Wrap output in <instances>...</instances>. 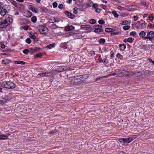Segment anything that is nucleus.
Masks as SVG:
<instances>
[{
	"label": "nucleus",
	"mask_w": 154,
	"mask_h": 154,
	"mask_svg": "<svg viewBox=\"0 0 154 154\" xmlns=\"http://www.w3.org/2000/svg\"><path fill=\"white\" fill-rule=\"evenodd\" d=\"M96 28H98L99 29H102V26L100 25H98L95 26Z\"/></svg>",
	"instance_id": "obj_52"
},
{
	"label": "nucleus",
	"mask_w": 154,
	"mask_h": 154,
	"mask_svg": "<svg viewBox=\"0 0 154 154\" xmlns=\"http://www.w3.org/2000/svg\"><path fill=\"white\" fill-rule=\"evenodd\" d=\"M0 85L2 87L8 89H13L16 86L14 83L10 81H5L1 83Z\"/></svg>",
	"instance_id": "obj_5"
},
{
	"label": "nucleus",
	"mask_w": 154,
	"mask_h": 154,
	"mask_svg": "<svg viewBox=\"0 0 154 154\" xmlns=\"http://www.w3.org/2000/svg\"><path fill=\"white\" fill-rule=\"evenodd\" d=\"M55 46V43H53L52 44H51L47 45L46 48L49 49H51V48L54 47Z\"/></svg>",
	"instance_id": "obj_25"
},
{
	"label": "nucleus",
	"mask_w": 154,
	"mask_h": 154,
	"mask_svg": "<svg viewBox=\"0 0 154 154\" xmlns=\"http://www.w3.org/2000/svg\"><path fill=\"white\" fill-rule=\"evenodd\" d=\"M61 68L64 70H66L69 69L70 68L68 66H62Z\"/></svg>",
	"instance_id": "obj_37"
},
{
	"label": "nucleus",
	"mask_w": 154,
	"mask_h": 154,
	"mask_svg": "<svg viewBox=\"0 0 154 154\" xmlns=\"http://www.w3.org/2000/svg\"><path fill=\"white\" fill-rule=\"evenodd\" d=\"M88 26L87 25H82L81 26V28L82 29L89 28L88 27Z\"/></svg>",
	"instance_id": "obj_46"
},
{
	"label": "nucleus",
	"mask_w": 154,
	"mask_h": 154,
	"mask_svg": "<svg viewBox=\"0 0 154 154\" xmlns=\"http://www.w3.org/2000/svg\"><path fill=\"white\" fill-rule=\"evenodd\" d=\"M106 78H107V77H106V76H104L100 77H98L96 79L95 81L96 82L98 81L100 79H105Z\"/></svg>",
	"instance_id": "obj_29"
},
{
	"label": "nucleus",
	"mask_w": 154,
	"mask_h": 154,
	"mask_svg": "<svg viewBox=\"0 0 154 154\" xmlns=\"http://www.w3.org/2000/svg\"><path fill=\"white\" fill-rule=\"evenodd\" d=\"M118 9L120 10H125V8L122 7L121 6H119L118 7Z\"/></svg>",
	"instance_id": "obj_56"
},
{
	"label": "nucleus",
	"mask_w": 154,
	"mask_h": 154,
	"mask_svg": "<svg viewBox=\"0 0 154 154\" xmlns=\"http://www.w3.org/2000/svg\"><path fill=\"white\" fill-rule=\"evenodd\" d=\"M133 7H134L133 5H127L125 8V9L127 10L128 11H132L134 9V8H133Z\"/></svg>",
	"instance_id": "obj_16"
},
{
	"label": "nucleus",
	"mask_w": 154,
	"mask_h": 154,
	"mask_svg": "<svg viewBox=\"0 0 154 154\" xmlns=\"http://www.w3.org/2000/svg\"><path fill=\"white\" fill-rule=\"evenodd\" d=\"M103 31V30L102 29H99L95 28L94 30V32L100 34Z\"/></svg>",
	"instance_id": "obj_20"
},
{
	"label": "nucleus",
	"mask_w": 154,
	"mask_h": 154,
	"mask_svg": "<svg viewBox=\"0 0 154 154\" xmlns=\"http://www.w3.org/2000/svg\"><path fill=\"white\" fill-rule=\"evenodd\" d=\"M13 21L12 17L10 15H6L5 18H0V30H2L3 29L10 25Z\"/></svg>",
	"instance_id": "obj_2"
},
{
	"label": "nucleus",
	"mask_w": 154,
	"mask_h": 154,
	"mask_svg": "<svg viewBox=\"0 0 154 154\" xmlns=\"http://www.w3.org/2000/svg\"><path fill=\"white\" fill-rule=\"evenodd\" d=\"M57 4L56 2H54L53 3V7L54 8H55L57 7Z\"/></svg>",
	"instance_id": "obj_53"
},
{
	"label": "nucleus",
	"mask_w": 154,
	"mask_h": 154,
	"mask_svg": "<svg viewBox=\"0 0 154 154\" xmlns=\"http://www.w3.org/2000/svg\"><path fill=\"white\" fill-rule=\"evenodd\" d=\"M116 74V73L114 72L110 74H109V75H107L106 76V77H107V78L111 76L115 75Z\"/></svg>",
	"instance_id": "obj_47"
},
{
	"label": "nucleus",
	"mask_w": 154,
	"mask_h": 154,
	"mask_svg": "<svg viewBox=\"0 0 154 154\" xmlns=\"http://www.w3.org/2000/svg\"><path fill=\"white\" fill-rule=\"evenodd\" d=\"M98 23L100 24H103L105 23V21L102 20H100L98 21Z\"/></svg>",
	"instance_id": "obj_42"
},
{
	"label": "nucleus",
	"mask_w": 154,
	"mask_h": 154,
	"mask_svg": "<svg viewBox=\"0 0 154 154\" xmlns=\"http://www.w3.org/2000/svg\"><path fill=\"white\" fill-rule=\"evenodd\" d=\"M10 9L9 5L0 2V16L4 17Z\"/></svg>",
	"instance_id": "obj_4"
},
{
	"label": "nucleus",
	"mask_w": 154,
	"mask_h": 154,
	"mask_svg": "<svg viewBox=\"0 0 154 154\" xmlns=\"http://www.w3.org/2000/svg\"><path fill=\"white\" fill-rule=\"evenodd\" d=\"M42 56V54L41 53H39L36 54L35 56V57L38 58Z\"/></svg>",
	"instance_id": "obj_49"
},
{
	"label": "nucleus",
	"mask_w": 154,
	"mask_h": 154,
	"mask_svg": "<svg viewBox=\"0 0 154 154\" xmlns=\"http://www.w3.org/2000/svg\"><path fill=\"white\" fill-rule=\"evenodd\" d=\"M77 9H78V8L76 7L75 8L73 9V13L74 14H77V13H78V11H77Z\"/></svg>",
	"instance_id": "obj_50"
},
{
	"label": "nucleus",
	"mask_w": 154,
	"mask_h": 154,
	"mask_svg": "<svg viewBox=\"0 0 154 154\" xmlns=\"http://www.w3.org/2000/svg\"><path fill=\"white\" fill-rule=\"evenodd\" d=\"M98 7L99 6L98 4L97 3H94L93 4L92 8L95 9V10L98 8Z\"/></svg>",
	"instance_id": "obj_36"
},
{
	"label": "nucleus",
	"mask_w": 154,
	"mask_h": 154,
	"mask_svg": "<svg viewBox=\"0 0 154 154\" xmlns=\"http://www.w3.org/2000/svg\"><path fill=\"white\" fill-rule=\"evenodd\" d=\"M120 142H123L124 143H126L125 138H121L118 140Z\"/></svg>",
	"instance_id": "obj_26"
},
{
	"label": "nucleus",
	"mask_w": 154,
	"mask_h": 154,
	"mask_svg": "<svg viewBox=\"0 0 154 154\" xmlns=\"http://www.w3.org/2000/svg\"><path fill=\"white\" fill-rule=\"evenodd\" d=\"M116 57L119 59L122 60L123 59V56L119 53H118L116 55Z\"/></svg>",
	"instance_id": "obj_27"
},
{
	"label": "nucleus",
	"mask_w": 154,
	"mask_h": 154,
	"mask_svg": "<svg viewBox=\"0 0 154 154\" xmlns=\"http://www.w3.org/2000/svg\"><path fill=\"white\" fill-rule=\"evenodd\" d=\"M128 21L126 20H124L122 21V24L123 25H127L128 24Z\"/></svg>",
	"instance_id": "obj_51"
},
{
	"label": "nucleus",
	"mask_w": 154,
	"mask_h": 154,
	"mask_svg": "<svg viewBox=\"0 0 154 154\" xmlns=\"http://www.w3.org/2000/svg\"><path fill=\"white\" fill-rule=\"evenodd\" d=\"M58 8L60 9H62L63 8V5L61 4H59L58 6Z\"/></svg>",
	"instance_id": "obj_57"
},
{
	"label": "nucleus",
	"mask_w": 154,
	"mask_h": 154,
	"mask_svg": "<svg viewBox=\"0 0 154 154\" xmlns=\"http://www.w3.org/2000/svg\"><path fill=\"white\" fill-rule=\"evenodd\" d=\"M48 27L51 29H56L60 28L61 27L57 26L55 24H51L49 25Z\"/></svg>",
	"instance_id": "obj_14"
},
{
	"label": "nucleus",
	"mask_w": 154,
	"mask_h": 154,
	"mask_svg": "<svg viewBox=\"0 0 154 154\" xmlns=\"http://www.w3.org/2000/svg\"><path fill=\"white\" fill-rule=\"evenodd\" d=\"M128 40V42L130 43H131L132 42L133 40H134V38H132L129 37L127 38Z\"/></svg>",
	"instance_id": "obj_40"
},
{
	"label": "nucleus",
	"mask_w": 154,
	"mask_h": 154,
	"mask_svg": "<svg viewBox=\"0 0 154 154\" xmlns=\"http://www.w3.org/2000/svg\"><path fill=\"white\" fill-rule=\"evenodd\" d=\"M30 37L33 40H35L36 38V37L35 35L33 34H31Z\"/></svg>",
	"instance_id": "obj_55"
},
{
	"label": "nucleus",
	"mask_w": 154,
	"mask_h": 154,
	"mask_svg": "<svg viewBox=\"0 0 154 154\" xmlns=\"http://www.w3.org/2000/svg\"><path fill=\"white\" fill-rule=\"evenodd\" d=\"M47 73H39L37 75V76L38 77H45L47 76Z\"/></svg>",
	"instance_id": "obj_22"
},
{
	"label": "nucleus",
	"mask_w": 154,
	"mask_h": 154,
	"mask_svg": "<svg viewBox=\"0 0 154 154\" xmlns=\"http://www.w3.org/2000/svg\"><path fill=\"white\" fill-rule=\"evenodd\" d=\"M134 75L135 76H140L141 75V74L139 72H137L133 73L132 76Z\"/></svg>",
	"instance_id": "obj_32"
},
{
	"label": "nucleus",
	"mask_w": 154,
	"mask_h": 154,
	"mask_svg": "<svg viewBox=\"0 0 154 154\" xmlns=\"http://www.w3.org/2000/svg\"><path fill=\"white\" fill-rule=\"evenodd\" d=\"M8 60L6 59L5 60H2V64H4L5 65H7L9 63Z\"/></svg>",
	"instance_id": "obj_33"
},
{
	"label": "nucleus",
	"mask_w": 154,
	"mask_h": 154,
	"mask_svg": "<svg viewBox=\"0 0 154 154\" xmlns=\"http://www.w3.org/2000/svg\"><path fill=\"white\" fill-rule=\"evenodd\" d=\"M119 32H111V35H117L119 34Z\"/></svg>",
	"instance_id": "obj_43"
},
{
	"label": "nucleus",
	"mask_w": 154,
	"mask_h": 154,
	"mask_svg": "<svg viewBox=\"0 0 154 154\" xmlns=\"http://www.w3.org/2000/svg\"><path fill=\"white\" fill-rule=\"evenodd\" d=\"M100 7L104 10L106 9V6L103 5H100Z\"/></svg>",
	"instance_id": "obj_54"
},
{
	"label": "nucleus",
	"mask_w": 154,
	"mask_h": 154,
	"mask_svg": "<svg viewBox=\"0 0 154 154\" xmlns=\"http://www.w3.org/2000/svg\"><path fill=\"white\" fill-rule=\"evenodd\" d=\"M139 35L143 40L149 39L152 42H154V31H150L146 33L144 31H141L139 33Z\"/></svg>",
	"instance_id": "obj_3"
},
{
	"label": "nucleus",
	"mask_w": 154,
	"mask_h": 154,
	"mask_svg": "<svg viewBox=\"0 0 154 154\" xmlns=\"http://www.w3.org/2000/svg\"><path fill=\"white\" fill-rule=\"evenodd\" d=\"M14 63L15 64H20L21 65H24L26 63L25 62L21 60L16 61Z\"/></svg>",
	"instance_id": "obj_23"
},
{
	"label": "nucleus",
	"mask_w": 154,
	"mask_h": 154,
	"mask_svg": "<svg viewBox=\"0 0 154 154\" xmlns=\"http://www.w3.org/2000/svg\"><path fill=\"white\" fill-rule=\"evenodd\" d=\"M49 22L50 23H54L57 22L56 19L53 17H51L49 19Z\"/></svg>",
	"instance_id": "obj_21"
},
{
	"label": "nucleus",
	"mask_w": 154,
	"mask_h": 154,
	"mask_svg": "<svg viewBox=\"0 0 154 154\" xmlns=\"http://www.w3.org/2000/svg\"><path fill=\"white\" fill-rule=\"evenodd\" d=\"M26 43L28 44H29L31 43V40L29 38H28L26 40Z\"/></svg>",
	"instance_id": "obj_48"
},
{
	"label": "nucleus",
	"mask_w": 154,
	"mask_h": 154,
	"mask_svg": "<svg viewBox=\"0 0 154 154\" xmlns=\"http://www.w3.org/2000/svg\"><path fill=\"white\" fill-rule=\"evenodd\" d=\"M110 57H113L114 56V52L113 51H111L110 53Z\"/></svg>",
	"instance_id": "obj_58"
},
{
	"label": "nucleus",
	"mask_w": 154,
	"mask_h": 154,
	"mask_svg": "<svg viewBox=\"0 0 154 154\" xmlns=\"http://www.w3.org/2000/svg\"><path fill=\"white\" fill-rule=\"evenodd\" d=\"M8 135H5L3 134H1L0 135V140H5L8 139Z\"/></svg>",
	"instance_id": "obj_17"
},
{
	"label": "nucleus",
	"mask_w": 154,
	"mask_h": 154,
	"mask_svg": "<svg viewBox=\"0 0 154 154\" xmlns=\"http://www.w3.org/2000/svg\"><path fill=\"white\" fill-rule=\"evenodd\" d=\"M101 10L98 8L95 10V12L97 13H100Z\"/></svg>",
	"instance_id": "obj_44"
},
{
	"label": "nucleus",
	"mask_w": 154,
	"mask_h": 154,
	"mask_svg": "<svg viewBox=\"0 0 154 154\" xmlns=\"http://www.w3.org/2000/svg\"><path fill=\"white\" fill-rule=\"evenodd\" d=\"M29 9L31 10L32 12L35 13H37L38 11L37 9L33 5H30L29 7Z\"/></svg>",
	"instance_id": "obj_13"
},
{
	"label": "nucleus",
	"mask_w": 154,
	"mask_h": 154,
	"mask_svg": "<svg viewBox=\"0 0 154 154\" xmlns=\"http://www.w3.org/2000/svg\"><path fill=\"white\" fill-rule=\"evenodd\" d=\"M130 26L128 25L124 26L123 27V29L125 30H127L130 29Z\"/></svg>",
	"instance_id": "obj_38"
},
{
	"label": "nucleus",
	"mask_w": 154,
	"mask_h": 154,
	"mask_svg": "<svg viewBox=\"0 0 154 154\" xmlns=\"http://www.w3.org/2000/svg\"><path fill=\"white\" fill-rule=\"evenodd\" d=\"M65 29L66 31L70 30V28H69V26H66V27H65Z\"/></svg>",
	"instance_id": "obj_60"
},
{
	"label": "nucleus",
	"mask_w": 154,
	"mask_h": 154,
	"mask_svg": "<svg viewBox=\"0 0 154 154\" xmlns=\"http://www.w3.org/2000/svg\"><path fill=\"white\" fill-rule=\"evenodd\" d=\"M22 52L23 54H24L26 55H27L28 54V53H29V49H24V50H23V51Z\"/></svg>",
	"instance_id": "obj_35"
},
{
	"label": "nucleus",
	"mask_w": 154,
	"mask_h": 154,
	"mask_svg": "<svg viewBox=\"0 0 154 154\" xmlns=\"http://www.w3.org/2000/svg\"><path fill=\"white\" fill-rule=\"evenodd\" d=\"M105 32H113L114 31V30L112 29L109 28H105Z\"/></svg>",
	"instance_id": "obj_24"
},
{
	"label": "nucleus",
	"mask_w": 154,
	"mask_h": 154,
	"mask_svg": "<svg viewBox=\"0 0 154 154\" xmlns=\"http://www.w3.org/2000/svg\"><path fill=\"white\" fill-rule=\"evenodd\" d=\"M138 17H137V16H134L133 17V19H134L133 20L134 21H136L138 19Z\"/></svg>",
	"instance_id": "obj_59"
},
{
	"label": "nucleus",
	"mask_w": 154,
	"mask_h": 154,
	"mask_svg": "<svg viewBox=\"0 0 154 154\" xmlns=\"http://www.w3.org/2000/svg\"><path fill=\"white\" fill-rule=\"evenodd\" d=\"M14 6L17 8H18L19 10L23 9L24 8V6L20 3H17V2L14 0H8Z\"/></svg>",
	"instance_id": "obj_7"
},
{
	"label": "nucleus",
	"mask_w": 154,
	"mask_h": 154,
	"mask_svg": "<svg viewBox=\"0 0 154 154\" xmlns=\"http://www.w3.org/2000/svg\"><path fill=\"white\" fill-rule=\"evenodd\" d=\"M69 28L70 29V30H72L74 29L75 27L73 26H69Z\"/></svg>",
	"instance_id": "obj_62"
},
{
	"label": "nucleus",
	"mask_w": 154,
	"mask_h": 154,
	"mask_svg": "<svg viewBox=\"0 0 154 154\" xmlns=\"http://www.w3.org/2000/svg\"><path fill=\"white\" fill-rule=\"evenodd\" d=\"M24 16L27 17H30L32 15V13L30 11H26L24 12Z\"/></svg>",
	"instance_id": "obj_18"
},
{
	"label": "nucleus",
	"mask_w": 154,
	"mask_h": 154,
	"mask_svg": "<svg viewBox=\"0 0 154 154\" xmlns=\"http://www.w3.org/2000/svg\"><path fill=\"white\" fill-rule=\"evenodd\" d=\"M96 22V21L94 19H91L90 21V23L91 24H95Z\"/></svg>",
	"instance_id": "obj_39"
},
{
	"label": "nucleus",
	"mask_w": 154,
	"mask_h": 154,
	"mask_svg": "<svg viewBox=\"0 0 154 154\" xmlns=\"http://www.w3.org/2000/svg\"><path fill=\"white\" fill-rule=\"evenodd\" d=\"M134 139V138L132 137H130L128 138H125L126 143H129L131 142Z\"/></svg>",
	"instance_id": "obj_19"
},
{
	"label": "nucleus",
	"mask_w": 154,
	"mask_h": 154,
	"mask_svg": "<svg viewBox=\"0 0 154 154\" xmlns=\"http://www.w3.org/2000/svg\"><path fill=\"white\" fill-rule=\"evenodd\" d=\"M149 20L151 21H152L153 20V18L152 16H150L149 17Z\"/></svg>",
	"instance_id": "obj_63"
},
{
	"label": "nucleus",
	"mask_w": 154,
	"mask_h": 154,
	"mask_svg": "<svg viewBox=\"0 0 154 154\" xmlns=\"http://www.w3.org/2000/svg\"><path fill=\"white\" fill-rule=\"evenodd\" d=\"M130 34L132 36H135L137 34V33L135 31H132L130 33Z\"/></svg>",
	"instance_id": "obj_41"
},
{
	"label": "nucleus",
	"mask_w": 154,
	"mask_h": 154,
	"mask_svg": "<svg viewBox=\"0 0 154 154\" xmlns=\"http://www.w3.org/2000/svg\"><path fill=\"white\" fill-rule=\"evenodd\" d=\"M41 49V48L39 47H35L34 48H29V53H30L32 54L35 52L39 51Z\"/></svg>",
	"instance_id": "obj_10"
},
{
	"label": "nucleus",
	"mask_w": 154,
	"mask_h": 154,
	"mask_svg": "<svg viewBox=\"0 0 154 154\" xmlns=\"http://www.w3.org/2000/svg\"><path fill=\"white\" fill-rule=\"evenodd\" d=\"M86 79L85 75L70 77L65 80L64 85L67 87L77 86L84 83Z\"/></svg>",
	"instance_id": "obj_1"
},
{
	"label": "nucleus",
	"mask_w": 154,
	"mask_h": 154,
	"mask_svg": "<svg viewBox=\"0 0 154 154\" xmlns=\"http://www.w3.org/2000/svg\"><path fill=\"white\" fill-rule=\"evenodd\" d=\"M68 47V45L66 43L64 44L63 47L64 48H67Z\"/></svg>",
	"instance_id": "obj_64"
},
{
	"label": "nucleus",
	"mask_w": 154,
	"mask_h": 154,
	"mask_svg": "<svg viewBox=\"0 0 154 154\" xmlns=\"http://www.w3.org/2000/svg\"><path fill=\"white\" fill-rule=\"evenodd\" d=\"M38 29L41 34L42 35H46L48 33V29L45 26L40 25L38 26Z\"/></svg>",
	"instance_id": "obj_6"
},
{
	"label": "nucleus",
	"mask_w": 154,
	"mask_h": 154,
	"mask_svg": "<svg viewBox=\"0 0 154 154\" xmlns=\"http://www.w3.org/2000/svg\"><path fill=\"white\" fill-rule=\"evenodd\" d=\"M29 23L28 20L26 18H23L20 20V24L21 25H24L27 24Z\"/></svg>",
	"instance_id": "obj_12"
},
{
	"label": "nucleus",
	"mask_w": 154,
	"mask_h": 154,
	"mask_svg": "<svg viewBox=\"0 0 154 154\" xmlns=\"http://www.w3.org/2000/svg\"><path fill=\"white\" fill-rule=\"evenodd\" d=\"M97 60L99 63L102 62V58H101V57L100 55H99V57L97 59Z\"/></svg>",
	"instance_id": "obj_45"
},
{
	"label": "nucleus",
	"mask_w": 154,
	"mask_h": 154,
	"mask_svg": "<svg viewBox=\"0 0 154 154\" xmlns=\"http://www.w3.org/2000/svg\"><path fill=\"white\" fill-rule=\"evenodd\" d=\"M64 13L67 17L71 19H74L75 17V16L74 14L68 11H64Z\"/></svg>",
	"instance_id": "obj_11"
},
{
	"label": "nucleus",
	"mask_w": 154,
	"mask_h": 154,
	"mask_svg": "<svg viewBox=\"0 0 154 154\" xmlns=\"http://www.w3.org/2000/svg\"><path fill=\"white\" fill-rule=\"evenodd\" d=\"M149 61L150 63H153V64H154V61L152 60V59H149Z\"/></svg>",
	"instance_id": "obj_61"
},
{
	"label": "nucleus",
	"mask_w": 154,
	"mask_h": 154,
	"mask_svg": "<svg viewBox=\"0 0 154 154\" xmlns=\"http://www.w3.org/2000/svg\"><path fill=\"white\" fill-rule=\"evenodd\" d=\"M119 46L120 51L122 52L126 48V45L125 44H119Z\"/></svg>",
	"instance_id": "obj_15"
},
{
	"label": "nucleus",
	"mask_w": 154,
	"mask_h": 154,
	"mask_svg": "<svg viewBox=\"0 0 154 154\" xmlns=\"http://www.w3.org/2000/svg\"><path fill=\"white\" fill-rule=\"evenodd\" d=\"M118 72V73L116 76L117 77L128 76L130 75L128 72L126 70H123L120 72L119 71Z\"/></svg>",
	"instance_id": "obj_8"
},
{
	"label": "nucleus",
	"mask_w": 154,
	"mask_h": 154,
	"mask_svg": "<svg viewBox=\"0 0 154 154\" xmlns=\"http://www.w3.org/2000/svg\"><path fill=\"white\" fill-rule=\"evenodd\" d=\"M141 20L143 21V23H141L139 25H136V28L137 29H143L146 27L147 23L144 21H143L142 20Z\"/></svg>",
	"instance_id": "obj_9"
},
{
	"label": "nucleus",
	"mask_w": 154,
	"mask_h": 154,
	"mask_svg": "<svg viewBox=\"0 0 154 154\" xmlns=\"http://www.w3.org/2000/svg\"><path fill=\"white\" fill-rule=\"evenodd\" d=\"M31 20L32 22L33 23H35L36 22L37 20L36 17L35 16H33L31 19Z\"/></svg>",
	"instance_id": "obj_31"
},
{
	"label": "nucleus",
	"mask_w": 154,
	"mask_h": 154,
	"mask_svg": "<svg viewBox=\"0 0 154 154\" xmlns=\"http://www.w3.org/2000/svg\"><path fill=\"white\" fill-rule=\"evenodd\" d=\"M98 42L100 44H103L105 42L106 40L104 38H100Z\"/></svg>",
	"instance_id": "obj_28"
},
{
	"label": "nucleus",
	"mask_w": 154,
	"mask_h": 154,
	"mask_svg": "<svg viewBox=\"0 0 154 154\" xmlns=\"http://www.w3.org/2000/svg\"><path fill=\"white\" fill-rule=\"evenodd\" d=\"M112 13L115 17L118 18V17L119 15L115 11H113Z\"/></svg>",
	"instance_id": "obj_34"
},
{
	"label": "nucleus",
	"mask_w": 154,
	"mask_h": 154,
	"mask_svg": "<svg viewBox=\"0 0 154 154\" xmlns=\"http://www.w3.org/2000/svg\"><path fill=\"white\" fill-rule=\"evenodd\" d=\"M93 4V2L92 1H89L87 3L86 6L87 7H90L91 6V5Z\"/></svg>",
	"instance_id": "obj_30"
}]
</instances>
